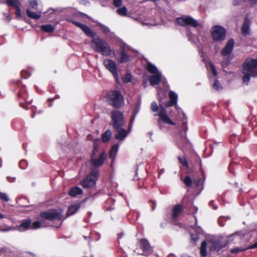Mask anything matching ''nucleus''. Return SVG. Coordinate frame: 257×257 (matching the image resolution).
I'll use <instances>...</instances> for the list:
<instances>
[{"mask_svg": "<svg viewBox=\"0 0 257 257\" xmlns=\"http://www.w3.org/2000/svg\"><path fill=\"white\" fill-rule=\"evenodd\" d=\"M67 21L80 28L88 37L92 38L90 42L91 48L96 52L102 56H110L114 54V51L111 49L109 44L105 40L96 36L88 26L74 21L73 19H68Z\"/></svg>", "mask_w": 257, "mask_h": 257, "instance_id": "1", "label": "nucleus"}, {"mask_svg": "<svg viewBox=\"0 0 257 257\" xmlns=\"http://www.w3.org/2000/svg\"><path fill=\"white\" fill-rule=\"evenodd\" d=\"M106 98L109 105L115 108H119L123 105L124 98L119 90L109 91L106 94Z\"/></svg>", "mask_w": 257, "mask_h": 257, "instance_id": "2", "label": "nucleus"}, {"mask_svg": "<svg viewBox=\"0 0 257 257\" xmlns=\"http://www.w3.org/2000/svg\"><path fill=\"white\" fill-rule=\"evenodd\" d=\"M12 90L14 92L18 91L19 98L24 100L30 103L31 100H29L28 93L27 91L26 86L24 85L21 80L13 81L11 83Z\"/></svg>", "mask_w": 257, "mask_h": 257, "instance_id": "3", "label": "nucleus"}, {"mask_svg": "<svg viewBox=\"0 0 257 257\" xmlns=\"http://www.w3.org/2000/svg\"><path fill=\"white\" fill-rule=\"evenodd\" d=\"M99 176V170L97 168H93L90 172L81 181V185L83 188H92L96 184Z\"/></svg>", "mask_w": 257, "mask_h": 257, "instance_id": "4", "label": "nucleus"}, {"mask_svg": "<svg viewBox=\"0 0 257 257\" xmlns=\"http://www.w3.org/2000/svg\"><path fill=\"white\" fill-rule=\"evenodd\" d=\"M110 125L114 130H117L124 124V115L122 112L113 110L110 113Z\"/></svg>", "mask_w": 257, "mask_h": 257, "instance_id": "5", "label": "nucleus"}, {"mask_svg": "<svg viewBox=\"0 0 257 257\" xmlns=\"http://www.w3.org/2000/svg\"><path fill=\"white\" fill-rule=\"evenodd\" d=\"M210 34L213 41L221 42L226 38V31L223 27L215 25L212 27Z\"/></svg>", "mask_w": 257, "mask_h": 257, "instance_id": "6", "label": "nucleus"}, {"mask_svg": "<svg viewBox=\"0 0 257 257\" xmlns=\"http://www.w3.org/2000/svg\"><path fill=\"white\" fill-rule=\"evenodd\" d=\"M243 71L251 73V76H257V58L247 59L243 64Z\"/></svg>", "mask_w": 257, "mask_h": 257, "instance_id": "7", "label": "nucleus"}, {"mask_svg": "<svg viewBox=\"0 0 257 257\" xmlns=\"http://www.w3.org/2000/svg\"><path fill=\"white\" fill-rule=\"evenodd\" d=\"M159 112L158 114H155V115H158L159 117V119L158 120V123L159 125V127L160 129L162 128L161 126V121H163L167 124L170 125H175V123L172 121L170 117L166 114V110L162 105L160 104L159 107Z\"/></svg>", "mask_w": 257, "mask_h": 257, "instance_id": "8", "label": "nucleus"}, {"mask_svg": "<svg viewBox=\"0 0 257 257\" xmlns=\"http://www.w3.org/2000/svg\"><path fill=\"white\" fill-rule=\"evenodd\" d=\"M176 23L183 27L190 26L193 28H197L199 25L198 22L190 16L177 18Z\"/></svg>", "mask_w": 257, "mask_h": 257, "instance_id": "9", "label": "nucleus"}, {"mask_svg": "<svg viewBox=\"0 0 257 257\" xmlns=\"http://www.w3.org/2000/svg\"><path fill=\"white\" fill-rule=\"evenodd\" d=\"M40 217L48 220H59L61 219V215L56 209H53L51 211H44L40 214Z\"/></svg>", "mask_w": 257, "mask_h": 257, "instance_id": "10", "label": "nucleus"}, {"mask_svg": "<svg viewBox=\"0 0 257 257\" xmlns=\"http://www.w3.org/2000/svg\"><path fill=\"white\" fill-rule=\"evenodd\" d=\"M103 64L106 69L110 71L116 80H118L117 67L115 62L112 60L106 59L103 60Z\"/></svg>", "mask_w": 257, "mask_h": 257, "instance_id": "11", "label": "nucleus"}, {"mask_svg": "<svg viewBox=\"0 0 257 257\" xmlns=\"http://www.w3.org/2000/svg\"><path fill=\"white\" fill-rule=\"evenodd\" d=\"M228 240L226 238H221L217 241L212 242L210 249L211 250L220 251L228 244Z\"/></svg>", "mask_w": 257, "mask_h": 257, "instance_id": "12", "label": "nucleus"}, {"mask_svg": "<svg viewBox=\"0 0 257 257\" xmlns=\"http://www.w3.org/2000/svg\"><path fill=\"white\" fill-rule=\"evenodd\" d=\"M6 3L8 6L16 9L17 17L20 18L22 17V13L20 8L21 4L19 0H6Z\"/></svg>", "mask_w": 257, "mask_h": 257, "instance_id": "13", "label": "nucleus"}, {"mask_svg": "<svg viewBox=\"0 0 257 257\" xmlns=\"http://www.w3.org/2000/svg\"><path fill=\"white\" fill-rule=\"evenodd\" d=\"M93 157V155H91L90 162L92 165L95 167L94 168H97V167L101 166L104 164V161L106 159L104 152H101L97 159H94Z\"/></svg>", "mask_w": 257, "mask_h": 257, "instance_id": "14", "label": "nucleus"}, {"mask_svg": "<svg viewBox=\"0 0 257 257\" xmlns=\"http://www.w3.org/2000/svg\"><path fill=\"white\" fill-rule=\"evenodd\" d=\"M184 207L181 204H176L173 207L171 214V219L175 221L178 220L180 214L184 211Z\"/></svg>", "mask_w": 257, "mask_h": 257, "instance_id": "15", "label": "nucleus"}, {"mask_svg": "<svg viewBox=\"0 0 257 257\" xmlns=\"http://www.w3.org/2000/svg\"><path fill=\"white\" fill-rule=\"evenodd\" d=\"M140 246L145 255H149L152 253L150 244L146 239H142L140 240Z\"/></svg>", "mask_w": 257, "mask_h": 257, "instance_id": "16", "label": "nucleus"}, {"mask_svg": "<svg viewBox=\"0 0 257 257\" xmlns=\"http://www.w3.org/2000/svg\"><path fill=\"white\" fill-rule=\"evenodd\" d=\"M234 45V40L233 39H229L227 42L225 46L221 51V54L222 56H226L231 53L233 50Z\"/></svg>", "mask_w": 257, "mask_h": 257, "instance_id": "17", "label": "nucleus"}, {"mask_svg": "<svg viewBox=\"0 0 257 257\" xmlns=\"http://www.w3.org/2000/svg\"><path fill=\"white\" fill-rule=\"evenodd\" d=\"M170 100L165 104L166 107L172 106L176 105L177 102L178 95L174 91H170L169 93Z\"/></svg>", "mask_w": 257, "mask_h": 257, "instance_id": "18", "label": "nucleus"}, {"mask_svg": "<svg viewBox=\"0 0 257 257\" xmlns=\"http://www.w3.org/2000/svg\"><path fill=\"white\" fill-rule=\"evenodd\" d=\"M117 133L114 136L115 139L117 140H124L128 135L127 131L122 127H120L117 130H114Z\"/></svg>", "mask_w": 257, "mask_h": 257, "instance_id": "19", "label": "nucleus"}, {"mask_svg": "<svg viewBox=\"0 0 257 257\" xmlns=\"http://www.w3.org/2000/svg\"><path fill=\"white\" fill-rule=\"evenodd\" d=\"M250 22L247 19V18H245L244 20L243 24L241 28V33L243 36H246L248 35L250 33Z\"/></svg>", "mask_w": 257, "mask_h": 257, "instance_id": "20", "label": "nucleus"}, {"mask_svg": "<svg viewBox=\"0 0 257 257\" xmlns=\"http://www.w3.org/2000/svg\"><path fill=\"white\" fill-rule=\"evenodd\" d=\"M150 84L152 86L157 85L160 84L161 81V73L151 75L149 77Z\"/></svg>", "mask_w": 257, "mask_h": 257, "instance_id": "21", "label": "nucleus"}, {"mask_svg": "<svg viewBox=\"0 0 257 257\" xmlns=\"http://www.w3.org/2000/svg\"><path fill=\"white\" fill-rule=\"evenodd\" d=\"M31 220L30 218L24 219L18 228L20 231L27 230L31 229Z\"/></svg>", "mask_w": 257, "mask_h": 257, "instance_id": "22", "label": "nucleus"}, {"mask_svg": "<svg viewBox=\"0 0 257 257\" xmlns=\"http://www.w3.org/2000/svg\"><path fill=\"white\" fill-rule=\"evenodd\" d=\"M118 54L120 55L119 62L120 63H125L130 60V57L125 52V48H122L119 51Z\"/></svg>", "mask_w": 257, "mask_h": 257, "instance_id": "23", "label": "nucleus"}, {"mask_svg": "<svg viewBox=\"0 0 257 257\" xmlns=\"http://www.w3.org/2000/svg\"><path fill=\"white\" fill-rule=\"evenodd\" d=\"M80 207V204H75L69 207L67 211V215L70 216L74 214Z\"/></svg>", "mask_w": 257, "mask_h": 257, "instance_id": "24", "label": "nucleus"}, {"mask_svg": "<svg viewBox=\"0 0 257 257\" xmlns=\"http://www.w3.org/2000/svg\"><path fill=\"white\" fill-rule=\"evenodd\" d=\"M82 193V190L78 187L75 186L70 189L68 194L71 197H75L77 195H80Z\"/></svg>", "mask_w": 257, "mask_h": 257, "instance_id": "25", "label": "nucleus"}, {"mask_svg": "<svg viewBox=\"0 0 257 257\" xmlns=\"http://www.w3.org/2000/svg\"><path fill=\"white\" fill-rule=\"evenodd\" d=\"M240 168V166L234 162L230 163L228 166V170L230 173L235 176V171L238 170Z\"/></svg>", "mask_w": 257, "mask_h": 257, "instance_id": "26", "label": "nucleus"}, {"mask_svg": "<svg viewBox=\"0 0 257 257\" xmlns=\"http://www.w3.org/2000/svg\"><path fill=\"white\" fill-rule=\"evenodd\" d=\"M26 14L27 16L34 20H38L41 17V13H38L35 12H32L30 9L26 10Z\"/></svg>", "mask_w": 257, "mask_h": 257, "instance_id": "27", "label": "nucleus"}, {"mask_svg": "<svg viewBox=\"0 0 257 257\" xmlns=\"http://www.w3.org/2000/svg\"><path fill=\"white\" fill-rule=\"evenodd\" d=\"M111 135V131L109 129L103 133L101 135V140L103 143H107L110 140Z\"/></svg>", "mask_w": 257, "mask_h": 257, "instance_id": "28", "label": "nucleus"}, {"mask_svg": "<svg viewBox=\"0 0 257 257\" xmlns=\"http://www.w3.org/2000/svg\"><path fill=\"white\" fill-rule=\"evenodd\" d=\"M146 69L148 72L153 74L160 73L157 68L150 62H148L147 63Z\"/></svg>", "mask_w": 257, "mask_h": 257, "instance_id": "29", "label": "nucleus"}, {"mask_svg": "<svg viewBox=\"0 0 257 257\" xmlns=\"http://www.w3.org/2000/svg\"><path fill=\"white\" fill-rule=\"evenodd\" d=\"M200 253L201 257H205L207 254V242L204 240L202 242L200 248Z\"/></svg>", "mask_w": 257, "mask_h": 257, "instance_id": "30", "label": "nucleus"}, {"mask_svg": "<svg viewBox=\"0 0 257 257\" xmlns=\"http://www.w3.org/2000/svg\"><path fill=\"white\" fill-rule=\"evenodd\" d=\"M119 146L118 144L113 145L109 152V157L111 159H114L118 151Z\"/></svg>", "mask_w": 257, "mask_h": 257, "instance_id": "31", "label": "nucleus"}, {"mask_svg": "<svg viewBox=\"0 0 257 257\" xmlns=\"http://www.w3.org/2000/svg\"><path fill=\"white\" fill-rule=\"evenodd\" d=\"M119 146L118 144L113 145L109 152V157L111 159H114L118 151Z\"/></svg>", "mask_w": 257, "mask_h": 257, "instance_id": "32", "label": "nucleus"}, {"mask_svg": "<svg viewBox=\"0 0 257 257\" xmlns=\"http://www.w3.org/2000/svg\"><path fill=\"white\" fill-rule=\"evenodd\" d=\"M119 146L118 144L113 145L109 152V157L111 159H114L118 151Z\"/></svg>", "mask_w": 257, "mask_h": 257, "instance_id": "33", "label": "nucleus"}, {"mask_svg": "<svg viewBox=\"0 0 257 257\" xmlns=\"http://www.w3.org/2000/svg\"><path fill=\"white\" fill-rule=\"evenodd\" d=\"M40 28L41 30L46 33H51L55 30L54 27L51 24L42 25Z\"/></svg>", "mask_w": 257, "mask_h": 257, "instance_id": "34", "label": "nucleus"}, {"mask_svg": "<svg viewBox=\"0 0 257 257\" xmlns=\"http://www.w3.org/2000/svg\"><path fill=\"white\" fill-rule=\"evenodd\" d=\"M95 23L96 24L97 26L99 27V28L102 31L104 34L107 35L108 33H110V31L108 27L98 22H95Z\"/></svg>", "mask_w": 257, "mask_h": 257, "instance_id": "35", "label": "nucleus"}, {"mask_svg": "<svg viewBox=\"0 0 257 257\" xmlns=\"http://www.w3.org/2000/svg\"><path fill=\"white\" fill-rule=\"evenodd\" d=\"M127 12V8L124 6L119 8L116 10L117 14L121 16H126Z\"/></svg>", "mask_w": 257, "mask_h": 257, "instance_id": "36", "label": "nucleus"}, {"mask_svg": "<svg viewBox=\"0 0 257 257\" xmlns=\"http://www.w3.org/2000/svg\"><path fill=\"white\" fill-rule=\"evenodd\" d=\"M139 111H140V106L138 105H136L133 111L132 114V116L131 117V119H130L131 122H133V121L134 120L136 115L139 112Z\"/></svg>", "mask_w": 257, "mask_h": 257, "instance_id": "37", "label": "nucleus"}, {"mask_svg": "<svg viewBox=\"0 0 257 257\" xmlns=\"http://www.w3.org/2000/svg\"><path fill=\"white\" fill-rule=\"evenodd\" d=\"M38 7V4L37 0H32L29 2V4L28 5V9H34V10H37Z\"/></svg>", "mask_w": 257, "mask_h": 257, "instance_id": "38", "label": "nucleus"}, {"mask_svg": "<svg viewBox=\"0 0 257 257\" xmlns=\"http://www.w3.org/2000/svg\"><path fill=\"white\" fill-rule=\"evenodd\" d=\"M179 163L183 166L188 168L189 167L188 163L184 156H179L178 157Z\"/></svg>", "mask_w": 257, "mask_h": 257, "instance_id": "39", "label": "nucleus"}, {"mask_svg": "<svg viewBox=\"0 0 257 257\" xmlns=\"http://www.w3.org/2000/svg\"><path fill=\"white\" fill-rule=\"evenodd\" d=\"M183 182L188 187H191L192 184V180L189 176H187L185 177Z\"/></svg>", "mask_w": 257, "mask_h": 257, "instance_id": "40", "label": "nucleus"}, {"mask_svg": "<svg viewBox=\"0 0 257 257\" xmlns=\"http://www.w3.org/2000/svg\"><path fill=\"white\" fill-rule=\"evenodd\" d=\"M190 235L191 241L195 244L199 238V234L197 232H195L194 233H191Z\"/></svg>", "mask_w": 257, "mask_h": 257, "instance_id": "41", "label": "nucleus"}, {"mask_svg": "<svg viewBox=\"0 0 257 257\" xmlns=\"http://www.w3.org/2000/svg\"><path fill=\"white\" fill-rule=\"evenodd\" d=\"M243 73L244 74V76L242 78L243 81L245 83V82L247 83L250 80V76H251V73H250L249 72L244 71L243 72Z\"/></svg>", "mask_w": 257, "mask_h": 257, "instance_id": "42", "label": "nucleus"}, {"mask_svg": "<svg viewBox=\"0 0 257 257\" xmlns=\"http://www.w3.org/2000/svg\"><path fill=\"white\" fill-rule=\"evenodd\" d=\"M42 226L41 223L39 221H35L33 223H31V229H36L40 228Z\"/></svg>", "mask_w": 257, "mask_h": 257, "instance_id": "43", "label": "nucleus"}, {"mask_svg": "<svg viewBox=\"0 0 257 257\" xmlns=\"http://www.w3.org/2000/svg\"><path fill=\"white\" fill-rule=\"evenodd\" d=\"M213 88L216 91H219L222 87L220 85L219 82L217 79H215L212 85Z\"/></svg>", "mask_w": 257, "mask_h": 257, "instance_id": "44", "label": "nucleus"}, {"mask_svg": "<svg viewBox=\"0 0 257 257\" xmlns=\"http://www.w3.org/2000/svg\"><path fill=\"white\" fill-rule=\"evenodd\" d=\"M247 249V248H243V247H235L234 248H232L230 250V252L232 253H237L238 252H240L241 251L245 250Z\"/></svg>", "mask_w": 257, "mask_h": 257, "instance_id": "45", "label": "nucleus"}, {"mask_svg": "<svg viewBox=\"0 0 257 257\" xmlns=\"http://www.w3.org/2000/svg\"><path fill=\"white\" fill-rule=\"evenodd\" d=\"M160 106H159L155 101H153L151 103V109L153 112H157L159 109Z\"/></svg>", "mask_w": 257, "mask_h": 257, "instance_id": "46", "label": "nucleus"}, {"mask_svg": "<svg viewBox=\"0 0 257 257\" xmlns=\"http://www.w3.org/2000/svg\"><path fill=\"white\" fill-rule=\"evenodd\" d=\"M0 199L5 202H8L9 201V198L7 194L5 193H2L0 191Z\"/></svg>", "mask_w": 257, "mask_h": 257, "instance_id": "47", "label": "nucleus"}, {"mask_svg": "<svg viewBox=\"0 0 257 257\" xmlns=\"http://www.w3.org/2000/svg\"><path fill=\"white\" fill-rule=\"evenodd\" d=\"M132 75L130 73H127L125 76L122 78L124 82H128L131 81Z\"/></svg>", "mask_w": 257, "mask_h": 257, "instance_id": "48", "label": "nucleus"}, {"mask_svg": "<svg viewBox=\"0 0 257 257\" xmlns=\"http://www.w3.org/2000/svg\"><path fill=\"white\" fill-rule=\"evenodd\" d=\"M113 5L115 7H119L122 5V0H113Z\"/></svg>", "mask_w": 257, "mask_h": 257, "instance_id": "49", "label": "nucleus"}, {"mask_svg": "<svg viewBox=\"0 0 257 257\" xmlns=\"http://www.w3.org/2000/svg\"><path fill=\"white\" fill-rule=\"evenodd\" d=\"M210 66H211V70H212V73H213V75L214 76H216L217 74V71L215 69V67L214 66V65L213 64H212V63L210 64Z\"/></svg>", "mask_w": 257, "mask_h": 257, "instance_id": "50", "label": "nucleus"}, {"mask_svg": "<svg viewBox=\"0 0 257 257\" xmlns=\"http://www.w3.org/2000/svg\"><path fill=\"white\" fill-rule=\"evenodd\" d=\"M60 96L58 95L55 96L54 98H50L48 99V101L50 102L49 104V106L51 107L52 106V102L54 101V100L57 98H59Z\"/></svg>", "mask_w": 257, "mask_h": 257, "instance_id": "51", "label": "nucleus"}, {"mask_svg": "<svg viewBox=\"0 0 257 257\" xmlns=\"http://www.w3.org/2000/svg\"><path fill=\"white\" fill-rule=\"evenodd\" d=\"M98 140H95L94 142V146H93V153L91 155H93V156L94 155V154H95V153L96 152H97L98 151V147L96 145H95V142L96 141H97Z\"/></svg>", "mask_w": 257, "mask_h": 257, "instance_id": "52", "label": "nucleus"}, {"mask_svg": "<svg viewBox=\"0 0 257 257\" xmlns=\"http://www.w3.org/2000/svg\"><path fill=\"white\" fill-rule=\"evenodd\" d=\"M214 201L213 200H211L209 202V205L210 206H213V208L214 210H216L218 208V207L216 205H214Z\"/></svg>", "mask_w": 257, "mask_h": 257, "instance_id": "53", "label": "nucleus"}, {"mask_svg": "<svg viewBox=\"0 0 257 257\" xmlns=\"http://www.w3.org/2000/svg\"><path fill=\"white\" fill-rule=\"evenodd\" d=\"M20 105L21 107H22V108H24L25 109H29V106H28V104H24L22 102H20Z\"/></svg>", "mask_w": 257, "mask_h": 257, "instance_id": "54", "label": "nucleus"}, {"mask_svg": "<svg viewBox=\"0 0 257 257\" xmlns=\"http://www.w3.org/2000/svg\"><path fill=\"white\" fill-rule=\"evenodd\" d=\"M257 248V241L256 242H255L254 243H253V244H252L251 245H250V246L247 247V249H253V248Z\"/></svg>", "mask_w": 257, "mask_h": 257, "instance_id": "55", "label": "nucleus"}, {"mask_svg": "<svg viewBox=\"0 0 257 257\" xmlns=\"http://www.w3.org/2000/svg\"><path fill=\"white\" fill-rule=\"evenodd\" d=\"M202 184V179L201 178L198 179L197 181H196V185L198 186H200L201 184Z\"/></svg>", "mask_w": 257, "mask_h": 257, "instance_id": "56", "label": "nucleus"}, {"mask_svg": "<svg viewBox=\"0 0 257 257\" xmlns=\"http://www.w3.org/2000/svg\"><path fill=\"white\" fill-rule=\"evenodd\" d=\"M80 15L82 17V18H88V19H89V17L88 16H87L86 14H84V13H80Z\"/></svg>", "mask_w": 257, "mask_h": 257, "instance_id": "57", "label": "nucleus"}, {"mask_svg": "<svg viewBox=\"0 0 257 257\" xmlns=\"http://www.w3.org/2000/svg\"><path fill=\"white\" fill-rule=\"evenodd\" d=\"M156 207V204L154 202H152V210H154Z\"/></svg>", "mask_w": 257, "mask_h": 257, "instance_id": "58", "label": "nucleus"}, {"mask_svg": "<svg viewBox=\"0 0 257 257\" xmlns=\"http://www.w3.org/2000/svg\"><path fill=\"white\" fill-rule=\"evenodd\" d=\"M122 236H123L122 233L118 234V235H117L118 239H120L122 237Z\"/></svg>", "mask_w": 257, "mask_h": 257, "instance_id": "59", "label": "nucleus"}, {"mask_svg": "<svg viewBox=\"0 0 257 257\" xmlns=\"http://www.w3.org/2000/svg\"><path fill=\"white\" fill-rule=\"evenodd\" d=\"M4 218H5V215L0 213V219Z\"/></svg>", "mask_w": 257, "mask_h": 257, "instance_id": "60", "label": "nucleus"}, {"mask_svg": "<svg viewBox=\"0 0 257 257\" xmlns=\"http://www.w3.org/2000/svg\"><path fill=\"white\" fill-rule=\"evenodd\" d=\"M194 210H195V212H194V213H197V211H198V208H197V207H196V206H194Z\"/></svg>", "mask_w": 257, "mask_h": 257, "instance_id": "61", "label": "nucleus"}, {"mask_svg": "<svg viewBox=\"0 0 257 257\" xmlns=\"http://www.w3.org/2000/svg\"><path fill=\"white\" fill-rule=\"evenodd\" d=\"M25 163V161H21L20 162V163H19V166H20V167L21 168H22V167H21V165H22L23 163Z\"/></svg>", "mask_w": 257, "mask_h": 257, "instance_id": "62", "label": "nucleus"}, {"mask_svg": "<svg viewBox=\"0 0 257 257\" xmlns=\"http://www.w3.org/2000/svg\"><path fill=\"white\" fill-rule=\"evenodd\" d=\"M218 223H219L220 226H223V224H222V223H220V220H218Z\"/></svg>", "mask_w": 257, "mask_h": 257, "instance_id": "63", "label": "nucleus"}, {"mask_svg": "<svg viewBox=\"0 0 257 257\" xmlns=\"http://www.w3.org/2000/svg\"><path fill=\"white\" fill-rule=\"evenodd\" d=\"M167 257H175V256L173 254H169Z\"/></svg>", "mask_w": 257, "mask_h": 257, "instance_id": "64", "label": "nucleus"}]
</instances>
